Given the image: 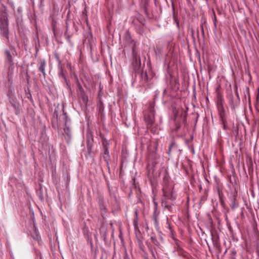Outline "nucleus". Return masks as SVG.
Listing matches in <instances>:
<instances>
[{
  "instance_id": "nucleus-25",
  "label": "nucleus",
  "mask_w": 259,
  "mask_h": 259,
  "mask_svg": "<svg viewBox=\"0 0 259 259\" xmlns=\"http://www.w3.org/2000/svg\"><path fill=\"white\" fill-rule=\"evenodd\" d=\"M153 203L154 204V209H158L157 208V206H158V204L156 202H155V201H153Z\"/></svg>"
},
{
  "instance_id": "nucleus-14",
  "label": "nucleus",
  "mask_w": 259,
  "mask_h": 259,
  "mask_svg": "<svg viewBox=\"0 0 259 259\" xmlns=\"http://www.w3.org/2000/svg\"><path fill=\"white\" fill-rule=\"evenodd\" d=\"M230 201L231 202V207L232 209H235L238 205V203L237 202L235 196H233L230 198Z\"/></svg>"
},
{
  "instance_id": "nucleus-32",
  "label": "nucleus",
  "mask_w": 259,
  "mask_h": 259,
  "mask_svg": "<svg viewBox=\"0 0 259 259\" xmlns=\"http://www.w3.org/2000/svg\"><path fill=\"white\" fill-rule=\"evenodd\" d=\"M135 213H136V215H137V212H135Z\"/></svg>"
},
{
  "instance_id": "nucleus-2",
  "label": "nucleus",
  "mask_w": 259,
  "mask_h": 259,
  "mask_svg": "<svg viewBox=\"0 0 259 259\" xmlns=\"http://www.w3.org/2000/svg\"><path fill=\"white\" fill-rule=\"evenodd\" d=\"M163 198L161 200L162 206L170 211L177 198V195L174 191V187L165 181L162 188Z\"/></svg>"
},
{
  "instance_id": "nucleus-13",
  "label": "nucleus",
  "mask_w": 259,
  "mask_h": 259,
  "mask_svg": "<svg viewBox=\"0 0 259 259\" xmlns=\"http://www.w3.org/2000/svg\"><path fill=\"white\" fill-rule=\"evenodd\" d=\"M133 65L135 68H138L141 66V62L140 56L133 58Z\"/></svg>"
},
{
  "instance_id": "nucleus-23",
  "label": "nucleus",
  "mask_w": 259,
  "mask_h": 259,
  "mask_svg": "<svg viewBox=\"0 0 259 259\" xmlns=\"http://www.w3.org/2000/svg\"><path fill=\"white\" fill-rule=\"evenodd\" d=\"M100 208L101 210L105 212L106 208L103 204H100Z\"/></svg>"
},
{
  "instance_id": "nucleus-17",
  "label": "nucleus",
  "mask_w": 259,
  "mask_h": 259,
  "mask_svg": "<svg viewBox=\"0 0 259 259\" xmlns=\"http://www.w3.org/2000/svg\"><path fill=\"white\" fill-rule=\"evenodd\" d=\"M79 88L82 92V99L85 103H87L88 101V97L87 96L85 95L84 92L81 86Z\"/></svg>"
},
{
  "instance_id": "nucleus-7",
  "label": "nucleus",
  "mask_w": 259,
  "mask_h": 259,
  "mask_svg": "<svg viewBox=\"0 0 259 259\" xmlns=\"http://www.w3.org/2000/svg\"><path fill=\"white\" fill-rule=\"evenodd\" d=\"M7 95L9 98V102L16 109L18 107V104L17 99L14 95V90H9Z\"/></svg>"
},
{
  "instance_id": "nucleus-11",
  "label": "nucleus",
  "mask_w": 259,
  "mask_h": 259,
  "mask_svg": "<svg viewBox=\"0 0 259 259\" xmlns=\"http://www.w3.org/2000/svg\"><path fill=\"white\" fill-rule=\"evenodd\" d=\"M64 132L63 135L64 136L65 138L66 139L67 141H69L71 138V133L70 129L69 127L67 126L66 124H65V126L64 128Z\"/></svg>"
},
{
  "instance_id": "nucleus-6",
  "label": "nucleus",
  "mask_w": 259,
  "mask_h": 259,
  "mask_svg": "<svg viewBox=\"0 0 259 259\" xmlns=\"http://www.w3.org/2000/svg\"><path fill=\"white\" fill-rule=\"evenodd\" d=\"M57 59L58 62V69H59L58 75L59 77H62L63 78L64 81L65 82L66 85H67V87L69 88H70V85L69 84V83L67 81L66 74L64 71V69H63V65L61 63V61L60 60L59 57H57Z\"/></svg>"
},
{
  "instance_id": "nucleus-9",
  "label": "nucleus",
  "mask_w": 259,
  "mask_h": 259,
  "mask_svg": "<svg viewBox=\"0 0 259 259\" xmlns=\"http://www.w3.org/2000/svg\"><path fill=\"white\" fill-rule=\"evenodd\" d=\"M103 148H104V152L103 154V157L104 161L107 163H108L109 160L110 159V155H109V152L108 150V148H109L108 144L103 143Z\"/></svg>"
},
{
  "instance_id": "nucleus-30",
  "label": "nucleus",
  "mask_w": 259,
  "mask_h": 259,
  "mask_svg": "<svg viewBox=\"0 0 259 259\" xmlns=\"http://www.w3.org/2000/svg\"><path fill=\"white\" fill-rule=\"evenodd\" d=\"M89 153H90V152H91V148H89Z\"/></svg>"
},
{
  "instance_id": "nucleus-21",
  "label": "nucleus",
  "mask_w": 259,
  "mask_h": 259,
  "mask_svg": "<svg viewBox=\"0 0 259 259\" xmlns=\"http://www.w3.org/2000/svg\"><path fill=\"white\" fill-rule=\"evenodd\" d=\"M174 145H175L174 142L171 143V144L170 145L169 148H168V151L167 152V154L168 155H170L172 148L174 146Z\"/></svg>"
},
{
  "instance_id": "nucleus-24",
  "label": "nucleus",
  "mask_w": 259,
  "mask_h": 259,
  "mask_svg": "<svg viewBox=\"0 0 259 259\" xmlns=\"http://www.w3.org/2000/svg\"><path fill=\"white\" fill-rule=\"evenodd\" d=\"M201 32L203 35H204V28L203 25H201L200 26Z\"/></svg>"
},
{
  "instance_id": "nucleus-15",
  "label": "nucleus",
  "mask_w": 259,
  "mask_h": 259,
  "mask_svg": "<svg viewBox=\"0 0 259 259\" xmlns=\"http://www.w3.org/2000/svg\"><path fill=\"white\" fill-rule=\"evenodd\" d=\"M141 78L142 80L145 83H147L150 80V79L149 78L147 73L146 72H142L141 73Z\"/></svg>"
},
{
  "instance_id": "nucleus-4",
  "label": "nucleus",
  "mask_w": 259,
  "mask_h": 259,
  "mask_svg": "<svg viewBox=\"0 0 259 259\" xmlns=\"http://www.w3.org/2000/svg\"><path fill=\"white\" fill-rule=\"evenodd\" d=\"M5 67L7 71L8 80L11 82L15 68L14 61L5 62Z\"/></svg>"
},
{
  "instance_id": "nucleus-20",
  "label": "nucleus",
  "mask_w": 259,
  "mask_h": 259,
  "mask_svg": "<svg viewBox=\"0 0 259 259\" xmlns=\"http://www.w3.org/2000/svg\"><path fill=\"white\" fill-rule=\"evenodd\" d=\"M166 225H167V228L168 229V230L170 231V232L171 233H172V228H171V227L170 225V223H169V221H168V218L167 217L166 218Z\"/></svg>"
},
{
  "instance_id": "nucleus-29",
  "label": "nucleus",
  "mask_w": 259,
  "mask_h": 259,
  "mask_svg": "<svg viewBox=\"0 0 259 259\" xmlns=\"http://www.w3.org/2000/svg\"><path fill=\"white\" fill-rule=\"evenodd\" d=\"M180 128V126H177L176 131L178 130V129Z\"/></svg>"
},
{
  "instance_id": "nucleus-16",
  "label": "nucleus",
  "mask_w": 259,
  "mask_h": 259,
  "mask_svg": "<svg viewBox=\"0 0 259 259\" xmlns=\"http://www.w3.org/2000/svg\"><path fill=\"white\" fill-rule=\"evenodd\" d=\"M244 98L246 100L248 98V100L250 102V94H249V90L248 88H246L244 91Z\"/></svg>"
},
{
  "instance_id": "nucleus-12",
  "label": "nucleus",
  "mask_w": 259,
  "mask_h": 259,
  "mask_svg": "<svg viewBox=\"0 0 259 259\" xmlns=\"http://www.w3.org/2000/svg\"><path fill=\"white\" fill-rule=\"evenodd\" d=\"M40 66L39 67V70L42 72L44 77H46V73L45 72V67L46 66V62L45 60H40L39 61Z\"/></svg>"
},
{
  "instance_id": "nucleus-27",
  "label": "nucleus",
  "mask_w": 259,
  "mask_h": 259,
  "mask_svg": "<svg viewBox=\"0 0 259 259\" xmlns=\"http://www.w3.org/2000/svg\"><path fill=\"white\" fill-rule=\"evenodd\" d=\"M231 253H232V254L233 256H235V255H236V251H234V250H232V251H231Z\"/></svg>"
},
{
  "instance_id": "nucleus-8",
  "label": "nucleus",
  "mask_w": 259,
  "mask_h": 259,
  "mask_svg": "<svg viewBox=\"0 0 259 259\" xmlns=\"http://www.w3.org/2000/svg\"><path fill=\"white\" fill-rule=\"evenodd\" d=\"M230 104L232 109H235L236 107L238 106L240 103V98L239 94L236 92V97L234 98L232 94L230 95Z\"/></svg>"
},
{
  "instance_id": "nucleus-31",
  "label": "nucleus",
  "mask_w": 259,
  "mask_h": 259,
  "mask_svg": "<svg viewBox=\"0 0 259 259\" xmlns=\"http://www.w3.org/2000/svg\"><path fill=\"white\" fill-rule=\"evenodd\" d=\"M212 240V241L213 242V235H212V238H211Z\"/></svg>"
},
{
  "instance_id": "nucleus-3",
  "label": "nucleus",
  "mask_w": 259,
  "mask_h": 259,
  "mask_svg": "<svg viewBox=\"0 0 259 259\" xmlns=\"http://www.w3.org/2000/svg\"><path fill=\"white\" fill-rule=\"evenodd\" d=\"M144 118L148 128L151 127L155 121L154 109L151 107L148 111L144 113Z\"/></svg>"
},
{
  "instance_id": "nucleus-10",
  "label": "nucleus",
  "mask_w": 259,
  "mask_h": 259,
  "mask_svg": "<svg viewBox=\"0 0 259 259\" xmlns=\"http://www.w3.org/2000/svg\"><path fill=\"white\" fill-rule=\"evenodd\" d=\"M159 214V211L158 210V209H154L153 214V219L154 222V225L156 228H159V222L158 220V217Z\"/></svg>"
},
{
  "instance_id": "nucleus-26",
  "label": "nucleus",
  "mask_w": 259,
  "mask_h": 259,
  "mask_svg": "<svg viewBox=\"0 0 259 259\" xmlns=\"http://www.w3.org/2000/svg\"><path fill=\"white\" fill-rule=\"evenodd\" d=\"M216 21H217V18H216V16L214 15V19H213V23H214V24L215 26L217 25Z\"/></svg>"
},
{
  "instance_id": "nucleus-28",
  "label": "nucleus",
  "mask_w": 259,
  "mask_h": 259,
  "mask_svg": "<svg viewBox=\"0 0 259 259\" xmlns=\"http://www.w3.org/2000/svg\"><path fill=\"white\" fill-rule=\"evenodd\" d=\"M191 34H192V37H194V30L193 29L191 30Z\"/></svg>"
},
{
  "instance_id": "nucleus-19",
  "label": "nucleus",
  "mask_w": 259,
  "mask_h": 259,
  "mask_svg": "<svg viewBox=\"0 0 259 259\" xmlns=\"http://www.w3.org/2000/svg\"><path fill=\"white\" fill-rule=\"evenodd\" d=\"M187 113L186 111H183V109L181 110V116H183V121L185 122L186 117H187Z\"/></svg>"
},
{
  "instance_id": "nucleus-18",
  "label": "nucleus",
  "mask_w": 259,
  "mask_h": 259,
  "mask_svg": "<svg viewBox=\"0 0 259 259\" xmlns=\"http://www.w3.org/2000/svg\"><path fill=\"white\" fill-rule=\"evenodd\" d=\"M180 253H181V255L182 256H183L184 257H185L187 259L189 258V257H190L189 254L188 253H187V252L185 251L184 250H181L180 251Z\"/></svg>"
},
{
  "instance_id": "nucleus-22",
  "label": "nucleus",
  "mask_w": 259,
  "mask_h": 259,
  "mask_svg": "<svg viewBox=\"0 0 259 259\" xmlns=\"http://www.w3.org/2000/svg\"><path fill=\"white\" fill-rule=\"evenodd\" d=\"M132 56H133V58L137 57L139 56V55H138L137 52L134 49H133Z\"/></svg>"
},
{
  "instance_id": "nucleus-5",
  "label": "nucleus",
  "mask_w": 259,
  "mask_h": 259,
  "mask_svg": "<svg viewBox=\"0 0 259 259\" xmlns=\"http://www.w3.org/2000/svg\"><path fill=\"white\" fill-rule=\"evenodd\" d=\"M219 119L222 127L224 130H227L229 128L227 125V116L225 113V109L223 107L220 108L219 110Z\"/></svg>"
},
{
  "instance_id": "nucleus-1",
  "label": "nucleus",
  "mask_w": 259,
  "mask_h": 259,
  "mask_svg": "<svg viewBox=\"0 0 259 259\" xmlns=\"http://www.w3.org/2000/svg\"><path fill=\"white\" fill-rule=\"evenodd\" d=\"M9 25L7 9L3 4L0 10V33L2 35L6 37L8 46L10 48V50L6 49L4 51L5 62L14 61L12 55H14V52L17 54L15 48L10 44Z\"/></svg>"
}]
</instances>
